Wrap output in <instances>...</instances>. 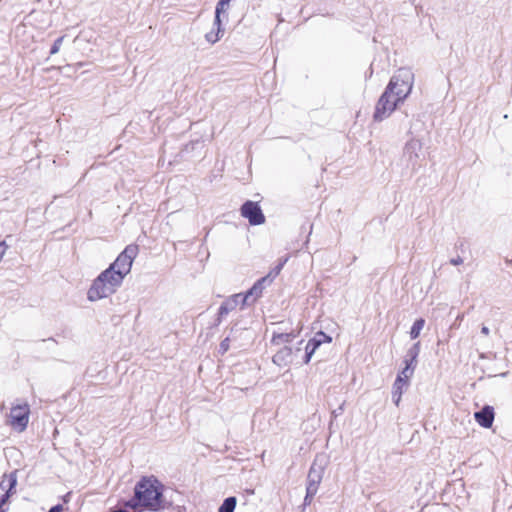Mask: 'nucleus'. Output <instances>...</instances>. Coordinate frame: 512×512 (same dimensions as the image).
I'll list each match as a JSON object with an SVG mask.
<instances>
[{
	"instance_id": "19",
	"label": "nucleus",
	"mask_w": 512,
	"mask_h": 512,
	"mask_svg": "<svg viewBox=\"0 0 512 512\" xmlns=\"http://www.w3.org/2000/svg\"><path fill=\"white\" fill-rule=\"evenodd\" d=\"M237 500L235 497H228L219 507L218 512H234Z\"/></svg>"
},
{
	"instance_id": "5",
	"label": "nucleus",
	"mask_w": 512,
	"mask_h": 512,
	"mask_svg": "<svg viewBox=\"0 0 512 512\" xmlns=\"http://www.w3.org/2000/svg\"><path fill=\"white\" fill-rule=\"evenodd\" d=\"M400 103L402 102L398 101L396 96H393L391 92L385 89L375 106L373 119L376 122L387 119Z\"/></svg>"
},
{
	"instance_id": "17",
	"label": "nucleus",
	"mask_w": 512,
	"mask_h": 512,
	"mask_svg": "<svg viewBox=\"0 0 512 512\" xmlns=\"http://www.w3.org/2000/svg\"><path fill=\"white\" fill-rule=\"evenodd\" d=\"M421 149V143L418 140H411L406 144L405 152L410 155L412 158V154L415 158H418V151Z\"/></svg>"
},
{
	"instance_id": "29",
	"label": "nucleus",
	"mask_w": 512,
	"mask_h": 512,
	"mask_svg": "<svg viewBox=\"0 0 512 512\" xmlns=\"http://www.w3.org/2000/svg\"><path fill=\"white\" fill-rule=\"evenodd\" d=\"M314 496H308V490L306 489V496L304 498V504L309 505Z\"/></svg>"
},
{
	"instance_id": "21",
	"label": "nucleus",
	"mask_w": 512,
	"mask_h": 512,
	"mask_svg": "<svg viewBox=\"0 0 512 512\" xmlns=\"http://www.w3.org/2000/svg\"><path fill=\"white\" fill-rule=\"evenodd\" d=\"M287 258L283 259L273 270H271L269 273H271L270 278H272V281L279 275L281 272L284 264L287 262Z\"/></svg>"
},
{
	"instance_id": "8",
	"label": "nucleus",
	"mask_w": 512,
	"mask_h": 512,
	"mask_svg": "<svg viewBox=\"0 0 512 512\" xmlns=\"http://www.w3.org/2000/svg\"><path fill=\"white\" fill-rule=\"evenodd\" d=\"M270 276L271 273H268L266 276L257 280L254 285L243 294V305H251L262 296L265 287L272 283V278H270Z\"/></svg>"
},
{
	"instance_id": "26",
	"label": "nucleus",
	"mask_w": 512,
	"mask_h": 512,
	"mask_svg": "<svg viewBox=\"0 0 512 512\" xmlns=\"http://www.w3.org/2000/svg\"><path fill=\"white\" fill-rule=\"evenodd\" d=\"M450 263H451L452 265H454V266H457V265H460V264H462V263H463V259H462L461 257H459V256H458V257H456V258H452V259L450 260Z\"/></svg>"
},
{
	"instance_id": "7",
	"label": "nucleus",
	"mask_w": 512,
	"mask_h": 512,
	"mask_svg": "<svg viewBox=\"0 0 512 512\" xmlns=\"http://www.w3.org/2000/svg\"><path fill=\"white\" fill-rule=\"evenodd\" d=\"M303 340L299 341L295 346L281 347L272 357V362L278 367H287L293 360L295 355L301 351Z\"/></svg>"
},
{
	"instance_id": "25",
	"label": "nucleus",
	"mask_w": 512,
	"mask_h": 512,
	"mask_svg": "<svg viewBox=\"0 0 512 512\" xmlns=\"http://www.w3.org/2000/svg\"><path fill=\"white\" fill-rule=\"evenodd\" d=\"M229 349V339L226 338L220 343V351L225 353Z\"/></svg>"
},
{
	"instance_id": "16",
	"label": "nucleus",
	"mask_w": 512,
	"mask_h": 512,
	"mask_svg": "<svg viewBox=\"0 0 512 512\" xmlns=\"http://www.w3.org/2000/svg\"><path fill=\"white\" fill-rule=\"evenodd\" d=\"M419 352H420V343L417 342L407 352V357H409V359L408 358L405 359V367H408V365H410V367H413L415 369Z\"/></svg>"
},
{
	"instance_id": "6",
	"label": "nucleus",
	"mask_w": 512,
	"mask_h": 512,
	"mask_svg": "<svg viewBox=\"0 0 512 512\" xmlns=\"http://www.w3.org/2000/svg\"><path fill=\"white\" fill-rule=\"evenodd\" d=\"M413 373L414 368L408 365V367H404L396 377L392 389V399L396 406L399 405L402 398V394L408 387L410 378L412 377Z\"/></svg>"
},
{
	"instance_id": "9",
	"label": "nucleus",
	"mask_w": 512,
	"mask_h": 512,
	"mask_svg": "<svg viewBox=\"0 0 512 512\" xmlns=\"http://www.w3.org/2000/svg\"><path fill=\"white\" fill-rule=\"evenodd\" d=\"M17 484V477L15 474L5 475L0 482V511L7 512L8 508L4 506L8 502L10 496L14 494Z\"/></svg>"
},
{
	"instance_id": "12",
	"label": "nucleus",
	"mask_w": 512,
	"mask_h": 512,
	"mask_svg": "<svg viewBox=\"0 0 512 512\" xmlns=\"http://www.w3.org/2000/svg\"><path fill=\"white\" fill-rule=\"evenodd\" d=\"M324 468L323 466H317L314 462L309 470L308 474V483L306 489L308 490V496H315L319 484L321 483L323 477Z\"/></svg>"
},
{
	"instance_id": "22",
	"label": "nucleus",
	"mask_w": 512,
	"mask_h": 512,
	"mask_svg": "<svg viewBox=\"0 0 512 512\" xmlns=\"http://www.w3.org/2000/svg\"><path fill=\"white\" fill-rule=\"evenodd\" d=\"M63 40H64V36H61L55 40V42L53 43L51 50H50L51 55L57 54L59 52L61 45L63 43Z\"/></svg>"
},
{
	"instance_id": "24",
	"label": "nucleus",
	"mask_w": 512,
	"mask_h": 512,
	"mask_svg": "<svg viewBox=\"0 0 512 512\" xmlns=\"http://www.w3.org/2000/svg\"><path fill=\"white\" fill-rule=\"evenodd\" d=\"M227 8H228V6H225V4L218 1L217 5H216V9H215V14H218V15L225 14Z\"/></svg>"
},
{
	"instance_id": "4",
	"label": "nucleus",
	"mask_w": 512,
	"mask_h": 512,
	"mask_svg": "<svg viewBox=\"0 0 512 512\" xmlns=\"http://www.w3.org/2000/svg\"><path fill=\"white\" fill-rule=\"evenodd\" d=\"M30 407L26 402L12 405L7 424L17 432H23L29 423Z\"/></svg>"
},
{
	"instance_id": "28",
	"label": "nucleus",
	"mask_w": 512,
	"mask_h": 512,
	"mask_svg": "<svg viewBox=\"0 0 512 512\" xmlns=\"http://www.w3.org/2000/svg\"><path fill=\"white\" fill-rule=\"evenodd\" d=\"M63 511V507L62 505H56V506H53L48 512H62Z\"/></svg>"
},
{
	"instance_id": "2",
	"label": "nucleus",
	"mask_w": 512,
	"mask_h": 512,
	"mask_svg": "<svg viewBox=\"0 0 512 512\" xmlns=\"http://www.w3.org/2000/svg\"><path fill=\"white\" fill-rule=\"evenodd\" d=\"M161 484L154 478H143L135 486V496L127 502L126 506L136 509L138 507L151 511L163 508Z\"/></svg>"
},
{
	"instance_id": "11",
	"label": "nucleus",
	"mask_w": 512,
	"mask_h": 512,
	"mask_svg": "<svg viewBox=\"0 0 512 512\" xmlns=\"http://www.w3.org/2000/svg\"><path fill=\"white\" fill-rule=\"evenodd\" d=\"M331 342L332 338L326 335L324 332L316 333L315 336L312 339H310L305 346L304 363L308 364L310 362L313 354L320 345Z\"/></svg>"
},
{
	"instance_id": "30",
	"label": "nucleus",
	"mask_w": 512,
	"mask_h": 512,
	"mask_svg": "<svg viewBox=\"0 0 512 512\" xmlns=\"http://www.w3.org/2000/svg\"><path fill=\"white\" fill-rule=\"evenodd\" d=\"M220 2H222L223 4H225V6H229V3L231 0H219Z\"/></svg>"
},
{
	"instance_id": "10",
	"label": "nucleus",
	"mask_w": 512,
	"mask_h": 512,
	"mask_svg": "<svg viewBox=\"0 0 512 512\" xmlns=\"http://www.w3.org/2000/svg\"><path fill=\"white\" fill-rule=\"evenodd\" d=\"M242 217L248 219L251 225H261L265 222V216L258 203L246 201L241 207Z\"/></svg>"
},
{
	"instance_id": "27",
	"label": "nucleus",
	"mask_w": 512,
	"mask_h": 512,
	"mask_svg": "<svg viewBox=\"0 0 512 512\" xmlns=\"http://www.w3.org/2000/svg\"><path fill=\"white\" fill-rule=\"evenodd\" d=\"M489 333H490L489 327H487L486 325H482V327H481V334L484 335V336H488Z\"/></svg>"
},
{
	"instance_id": "1",
	"label": "nucleus",
	"mask_w": 512,
	"mask_h": 512,
	"mask_svg": "<svg viewBox=\"0 0 512 512\" xmlns=\"http://www.w3.org/2000/svg\"><path fill=\"white\" fill-rule=\"evenodd\" d=\"M138 252L137 245L126 246L115 261L92 281L87 291V300L97 302L115 294L122 286L125 277L131 272Z\"/></svg>"
},
{
	"instance_id": "31",
	"label": "nucleus",
	"mask_w": 512,
	"mask_h": 512,
	"mask_svg": "<svg viewBox=\"0 0 512 512\" xmlns=\"http://www.w3.org/2000/svg\"><path fill=\"white\" fill-rule=\"evenodd\" d=\"M0 512H5V511H0Z\"/></svg>"
},
{
	"instance_id": "23",
	"label": "nucleus",
	"mask_w": 512,
	"mask_h": 512,
	"mask_svg": "<svg viewBox=\"0 0 512 512\" xmlns=\"http://www.w3.org/2000/svg\"><path fill=\"white\" fill-rule=\"evenodd\" d=\"M213 27H215L216 30H218V31H223L224 32V29L222 27L221 15L215 14Z\"/></svg>"
},
{
	"instance_id": "20",
	"label": "nucleus",
	"mask_w": 512,
	"mask_h": 512,
	"mask_svg": "<svg viewBox=\"0 0 512 512\" xmlns=\"http://www.w3.org/2000/svg\"><path fill=\"white\" fill-rule=\"evenodd\" d=\"M224 35L223 31L216 30L215 27L210 32L205 34V40L210 44H215Z\"/></svg>"
},
{
	"instance_id": "13",
	"label": "nucleus",
	"mask_w": 512,
	"mask_h": 512,
	"mask_svg": "<svg viewBox=\"0 0 512 512\" xmlns=\"http://www.w3.org/2000/svg\"><path fill=\"white\" fill-rule=\"evenodd\" d=\"M243 293H237L228 297L220 306L218 315L220 318L226 316L229 312L235 310L238 306L244 308Z\"/></svg>"
},
{
	"instance_id": "18",
	"label": "nucleus",
	"mask_w": 512,
	"mask_h": 512,
	"mask_svg": "<svg viewBox=\"0 0 512 512\" xmlns=\"http://www.w3.org/2000/svg\"><path fill=\"white\" fill-rule=\"evenodd\" d=\"M424 325H425V320L423 318H419L417 319L412 327H411V330H410V337L412 339H416L419 337L422 329L424 328Z\"/></svg>"
},
{
	"instance_id": "14",
	"label": "nucleus",
	"mask_w": 512,
	"mask_h": 512,
	"mask_svg": "<svg viewBox=\"0 0 512 512\" xmlns=\"http://www.w3.org/2000/svg\"><path fill=\"white\" fill-rule=\"evenodd\" d=\"M476 422L484 427L490 428L494 421V409L492 406L486 405L480 411L474 413Z\"/></svg>"
},
{
	"instance_id": "3",
	"label": "nucleus",
	"mask_w": 512,
	"mask_h": 512,
	"mask_svg": "<svg viewBox=\"0 0 512 512\" xmlns=\"http://www.w3.org/2000/svg\"><path fill=\"white\" fill-rule=\"evenodd\" d=\"M414 74L410 69H399L390 79L386 89L397 97L398 101L404 102L412 91Z\"/></svg>"
},
{
	"instance_id": "15",
	"label": "nucleus",
	"mask_w": 512,
	"mask_h": 512,
	"mask_svg": "<svg viewBox=\"0 0 512 512\" xmlns=\"http://www.w3.org/2000/svg\"><path fill=\"white\" fill-rule=\"evenodd\" d=\"M300 329L295 332H274L271 338V344L274 346H291V342L299 335Z\"/></svg>"
}]
</instances>
